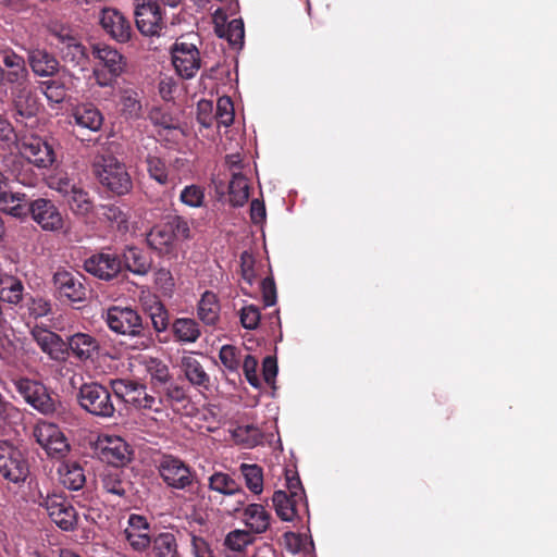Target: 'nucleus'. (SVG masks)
<instances>
[{
	"mask_svg": "<svg viewBox=\"0 0 557 557\" xmlns=\"http://www.w3.org/2000/svg\"><path fill=\"white\" fill-rule=\"evenodd\" d=\"M146 163L147 171L152 180H154L160 185H165L169 183V172L165 162L161 158L149 154L146 159Z\"/></svg>",
	"mask_w": 557,
	"mask_h": 557,
	"instance_id": "3c124183",
	"label": "nucleus"
},
{
	"mask_svg": "<svg viewBox=\"0 0 557 557\" xmlns=\"http://www.w3.org/2000/svg\"><path fill=\"white\" fill-rule=\"evenodd\" d=\"M28 62L33 72L38 76H51L58 70V61L54 57L41 49H33L28 52Z\"/></svg>",
	"mask_w": 557,
	"mask_h": 557,
	"instance_id": "c756f323",
	"label": "nucleus"
},
{
	"mask_svg": "<svg viewBox=\"0 0 557 557\" xmlns=\"http://www.w3.org/2000/svg\"><path fill=\"white\" fill-rule=\"evenodd\" d=\"M36 442L52 458H62L70 450V444L60 428L53 423L39 422L34 428Z\"/></svg>",
	"mask_w": 557,
	"mask_h": 557,
	"instance_id": "9d476101",
	"label": "nucleus"
},
{
	"mask_svg": "<svg viewBox=\"0 0 557 557\" xmlns=\"http://www.w3.org/2000/svg\"><path fill=\"white\" fill-rule=\"evenodd\" d=\"M135 21L145 36H159L164 28V18L158 0H135Z\"/></svg>",
	"mask_w": 557,
	"mask_h": 557,
	"instance_id": "6e6552de",
	"label": "nucleus"
},
{
	"mask_svg": "<svg viewBox=\"0 0 557 557\" xmlns=\"http://www.w3.org/2000/svg\"><path fill=\"white\" fill-rule=\"evenodd\" d=\"M251 543L252 536L248 530H233L224 539V546L233 552H243Z\"/></svg>",
	"mask_w": 557,
	"mask_h": 557,
	"instance_id": "8fccbe9b",
	"label": "nucleus"
},
{
	"mask_svg": "<svg viewBox=\"0 0 557 557\" xmlns=\"http://www.w3.org/2000/svg\"><path fill=\"white\" fill-rule=\"evenodd\" d=\"M172 235L175 240H187L191 238V230L188 221L181 216L175 215L168 221Z\"/></svg>",
	"mask_w": 557,
	"mask_h": 557,
	"instance_id": "bf43d9fd",
	"label": "nucleus"
},
{
	"mask_svg": "<svg viewBox=\"0 0 557 557\" xmlns=\"http://www.w3.org/2000/svg\"><path fill=\"white\" fill-rule=\"evenodd\" d=\"M13 385L25 403L41 414L49 416L57 410V400L41 382L18 377L13 381Z\"/></svg>",
	"mask_w": 557,
	"mask_h": 557,
	"instance_id": "39448f33",
	"label": "nucleus"
},
{
	"mask_svg": "<svg viewBox=\"0 0 557 557\" xmlns=\"http://www.w3.org/2000/svg\"><path fill=\"white\" fill-rule=\"evenodd\" d=\"M154 283L163 295L172 296L175 282L170 270L164 268L157 270L154 272Z\"/></svg>",
	"mask_w": 557,
	"mask_h": 557,
	"instance_id": "680f3d73",
	"label": "nucleus"
},
{
	"mask_svg": "<svg viewBox=\"0 0 557 557\" xmlns=\"http://www.w3.org/2000/svg\"><path fill=\"white\" fill-rule=\"evenodd\" d=\"M273 507L277 517L283 521L299 519L301 512L308 513V503L305 493L288 495L287 492L278 490L272 496Z\"/></svg>",
	"mask_w": 557,
	"mask_h": 557,
	"instance_id": "f8f14e48",
	"label": "nucleus"
},
{
	"mask_svg": "<svg viewBox=\"0 0 557 557\" xmlns=\"http://www.w3.org/2000/svg\"><path fill=\"white\" fill-rule=\"evenodd\" d=\"M128 404L137 409H145L156 413H162L163 400L148 394L145 385L136 383Z\"/></svg>",
	"mask_w": 557,
	"mask_h": 557,
	"instance_id": "2f4dec72",
	"label": "nucleus"
},
{
	"mask_svg": "<svg viewBox=\"0 0 557 557\" xmlns=\"http://www.w3.org/2000/svg\"><path fill=\"white\" fill-rule=\"evenodd\" d=\"M284 540L286 548L294 555L306 550L308 545L311 547L313 546L312 540H308L307 537L294 532H286L284 534Z\"/></svg>",
	"mask_w": 557,
	"mask_h": 557,
	"instance_id": "052dcab7",
	"label": "nucleus"
},
{
	"mask_svg": "<svg viewBox=\"0 0 557 557\" xmlns=\"http://www.w3.org/2000/svg\"><path fill=\"white\" fill-rule=\"evenodd\" d=\"M108 327L123 336L135 338L136 348H148L152 345V337L143 325L138 312L129 307H110L104 314Z\"/></svg>",
	"mask_w": 557,
	"mask_h": 557,
	"instance_id": "f257e3e1",
	"label": "nucleus"
},
{
	"mask_svg": "<svg viewBox=\"0 0 557 557\" xmlns=\"http://www.w3.org/2000/svg\"><path fill=\"white\" fill-rule=\"evenodd\" d=\"M214 119L218 125L228 127L234 121V106L230 97H221L216 102Z\"/></svg>",
	"mask_w": 557,
	"mask_h": 557,
	"instance_id": "5fc2aeb1",
	"label": "nucleus"
},
{
	"mask_svg": "<svg viewBox=\"0 0 557 557\" xmlns=\"http://www.w3.org/2000/svg\"><path fill=\"white\" fill-rule=\"evenodd\" d=\"M60 482L64 487L72 491L81 490L85 482L86 476L83 468L76 462H63L58 469Z\"/></svg>",
	"mask_w": 557,
	"mask_h": 557,
	"instance_id": "7c9ffc66",
	"label": "nucleus"
},
{
	"mask_svg": "<svg viewBox=\"0 0 557 557\" xmlns=\"http://www.w3.org/2000/svg\"><path fill=\"white\" fill-rule=\"evenodd\" d=\"M150 525L147 519L140 515L132 513L128 518V525L124 531L129 546L136 552L146 550L150 544Z\"/></svg>",
	"mask_w": 557,
	"mask_h": 557,
	"instance_id": "412c9836",
	"label": "nucleus"
},
{
	"mask_svg": "<svg viewBox=\"0 0 557 557\" xmlns=\"http://www.w3.org/2000/svg\"><path fill=\"white\" fill-rule=\"evenodd\" d=\"M190 549L194 557H215L209 542L195 533H190Z\"/></svg>",
	"mask_w": 557,
	"mask_h": 557,
	"instance_id": "0e129e2a",
	"label": "nucleus"
},
{
	"mask_svg": "<svg viewBox=\"0 0 557 557\" xmlns=\"http://www.w3.org/2000/svg\"><path fill=\"white\" fill-rule=\"evenodd\" d=\"M32 220L45 232L59 233L64 228V218L54 202L47 198H37L29 202Z\"/></svg>",
	"mask_w": 557,
	"mask_h": 557,
	"instance_id": "1a4fd4ad",
	"label": "nucleus"
},
{
	"mask_svg": "<svg viewBox=\"0 0 557 557\" xmlns=\"http://www.w3.org/2000/svg\"><path fill=\"white\" fill-rule=\"evenodd\" d=\"M233 437L239 443L253 447L262 441V433L253 424L238 425L233 430Z\"/></svg>",
	"mask_w": 557,
	"mask_h": 557,
	"instance_id": "de8ad7c7",
	"label": "nucleus"
},
{
	"mask_svg": "<svg viewBox=\"0 0 557 557\" xmlns=\"http://www.w3.org/2000/svg\"><path fill=\"white\" fill-rule=\"evenodd\" d=\"M12 97L16 122L22 123L24 120H33L36 117L40 106L36 95L29 88V85L18 89H12Z\"/></svg>",
	"mask_w": 557,
	"mask_h": 557,
	"instance_id": "4be33fe9",
	"label": "nucleus"
},
{
	"mask_svg": "<svg viewBox=\"0 0 557 557\" xmlns=\"http://www.w3.org/2000/svg\"><path fill=\"white\" fill-rule=\"evenodd\" d=\"M230 12L224 8H218L213 12V22L215 32L221 38H225L232 46L242 47L244 42L245 29L242 18H233L226 23Z\"/></svg>",
	"mask_w": 557,
	"mask_h": 557,
	"instance_id": "aec40b11",
	"label": "nucleus"
},
{
	"mask_svg": "<svg viewBox=\"0 0 557 557\" xmlns=\"http://www.w3.org/2000/svg\"><path fill=\"white\" fill-rule=\"evenodd\" d=\"M53 285L60 298L79 302L86 298V288L78 274L58 270L53 274Z\"/></svg>",
	"mask_w": 557,
	"mask_h": 557,
	"instance_id": "a211bd4d",
	"label": "nucleus"
},
{
	"mask_svg": "<svg viewBox=\"0 0 557 557\" xmlns=\"http://www.w3.org/2000/svg\"><path fill=\"white\" fill-rule=\"evenodd\" d=\"M146 239L152 249L161 253L170 252L174 244L172 231L168 222L151 228Z\"/></svg>",
	"mask_w": 557,
	"mask_h": 557,
	"instance_id": "72a5a7b5",
	"label": "nucleus"
},
{
	"mask_svg": "<svg viewBox=\"0 0 557 557\" xmlns=\"http://www.w3.org/2000/svg\"><path fill=\"white\" fill-rule=\"evenodd\" d=\"M29 466L23 453L5 443L0 444V476L14 485L23 484Z\"/></svg>",
	"mask_w": 557,
	"mask_h": 557,
	"instance_id": "0eeeda50",
	"label": "nucleus"
},
{
	"mask_svg": "<svg viewBox=\"0 0 557 557\" xmlns=\"http://www.w3.org/2000/svg\"><path fill=\"white\" fill-rule=\"evenodd\" d=\"M99 215L114 224L120 231L128 230L126 213L115 205L100 206Z\"/></svg>",
	"mask_w": 557,
	"mask_h": 557,
	"instance_id": "09e8293b",
	"label": "nucleus"
},
{
	"mask_svg": "<svg viewBox=\"0 0 557 557\" xmlns=\"http://www.w3.org/2000/svg\"><path fill=\"white\" fill-rule=\"evenodd\" d=\"M84 268L91 275L110 281L121 271L122 262L115 253L102 251L86 259Z\"/></svg>",
	"mask_w": 557,
	"mask_h": 557,
	"instance_id": "f3484780",
	"label": "nucleus"
},
{
	"mask_svg": "<svg viewBox=\"0 0 557 557\" xmlns=\"http://www.w3.org/2000/svg\"><path fill=\"white\" fill-rule=\"evenodd\" d=\"M39 505L42 506L51 520L63 531L74 530L77 523V512L72 504L61 494H48L41 497Z\"/></svg>",
	"mask_w": 557,
	"mask_h": 557,
	"instance_id": "9b49d317",
	"label": "nucleus"
},
{
	"mask_svg": "<svg viewBox=\"0 0 557 557\" xmlns=\"http://www.w3.org/2000/svg\"><path fill=\"white\" fill-rule=\"evenodd\" d=\"M98 21L103 30L117 42H127L131 39V23L117 9L108 7L100 9Z\"/></svg>",
	"mask_w": 557,
	"mask_h": 557,
	"instance_id": "ddd939ff",
	"label": "nucleus"
},
{
	"mask_svg": "<svg viewBox=\"0 0 557 557\" xmlns=\"http://www.w3.org/2000/svg\"><path fill=\"white\" fill-rule=\"evenodd\" d=\"M28 314L35 319L48 315L51 312V302L44 297H29L26 299Z\"/></svg>",
	"mask_w": 557,
	"mask_h": 557,
	"instance_id": "13d9d810",
	"label": "nucleus"
},
{
	"mask_svg": "<svg viewBox=\"0 0 557 557\" xmlns=\"http://www.w3.org/2000/svg\"><path fill=\"white\" fill-rule=\"evenodd\" d=\"M196 36H183L171 48L172 64L176 73L184 79L196 76L201 67L200 52L196 45Z\"/></svg>",
	"mask_w": 557,
	"mask_h": 557,
	"instance_id": "7ed1b4c3",
	"label": "nucleus"
},
{
	"mask_svg": "<svg viewBox=\"0 0 557 557\" xmlns=\"http://www.w3.org/2000/svg\"><path fill=\"white\" fill-rule=\"evenodd\" d=\"M97 449L101 460L119 468L131 461L132 450L120 436H103L98 440Z\"/></svg>",
	"mask_w": 557,
	"mask_h": 557,
	"instance_id": "4468645a",
	"label": "nucleus"
},
{
	"mask_svg": "<svg viewBox=\"0 0 557 557\" xmlns=\"http://www.w3.org/2000/svg\"><path fill=\"white\" fill-rule=\"evenodd\" d=\"M94 172L100 184L117 196L126 195L133 188L125 164L112 154L98 157L94 163Z\"/></svg>",
	"mask_w": 557,
	"mask_h": 557,
	"instance_id": "f03ea898",
	"label": "nucleus"
},
{
	"mask_svg": "<svg viewBox=\"0 0 557 557\" xmlns=\"http://www.w3.org/2000/svg\"><path fill=\"white\" fill-rule=\"evenodd\" d=\"M205 199V188L196 184L185 186L180 194V201L189 208L197 209L203 207Z\"/></svg>",
	"mask_w": 557,
	"mask_h": 557,
	"instance_id": "a18cd8bd",
	"label": "nucleus"
},
{
	"mask_svg": "<svg viewBox=\"0 0 557 557\" xmlns=\"http://www.w3.org/2000/svg\"><path fill=\"white\" fill-rule=\"evenodd\" d=\"M137 382L126 379H115L110 381L111 388L117 398L128 403L133 389Z\"/></svg>",
	"mask_w": 557,
	"mask_h": 557,
	"instance_id": "e2e57ef3",
	"label": "nucleus"
},
{
	"mask_svg": "<svg viewBox=\"0 0 557 557\" xmlns=\"http://www.w3.org/2000/svg\"><path fill=\"white\" fill-rule=\"evenodd\" d=\"M255 260L251 253L244 251L240 256V268L243 278L249 284L252 285L256 278V272L253 269Z\"/></svg>",
	"mask_w": 557,
	"mask_h": 557,
	"instance_id": "774afa93",
	"label": "nucleus"
},
{
	"mask_svg": "<svg viewBox=\"0 0 557 557\" xmlns=\"http://www.w3.org/2000/svg\"><path fill=\"white\" fill-rule=\"evenodd\" d=\"M145 309L151 320V324L157 333L164 332L169 326V313L165 307L157 297H150L145 302Z\"/></svg>",
	"mask_w": 557,
	"mask_h": 557,
	"instance_id": "ea45409f",
	"label": "nucleus"
},
{
	"mask_svg": "<svg viewBox=\"0 0 557 557\" xmlns=\"http://www.w3.org/2000/svg\"><path fill=\"white\" fill-rule=\"evenodd\" d=\"M77 401L83 410L96 417L111 418L115 412L110 391L96 382L81 385Z\"/></svg>",
	"mask_w": 557,
	"mask_h": 557,
	"instance_id": "20e7f679",
	"label": "nucleus"
},
{
	"mask_svg": "<svg viewBox=\"0 0 557 557\" xmlns=\"http://www.w3.org/2000/svg\"><path fill=\"white\" fill-rule=\"evenodd\" d=\"M78 184L66 173H57L48 180V186L66 198Z\"/></svg>",
	"mask_w": 557,
	"mask_h": 557,
	"instance_id": "864d4df0",
	"label": "nucleus"
},
{
	"mask_svg": "<svg viewBox=\"0 0 557 557\" xmlns=\"http://www.w3.org/2000/svg\"><path fill=\"white\" fill-rule=\"evenodd\" d=\"M100 479L103 490L112 495L124 497L129 488V482L123 479L119 468L106 469Z\"/></svg>",
	"mask_w": 557,
	"mask_h": 557,
	"instance_id": "f704fd0d",
	"label": "nucleus"
},
{
	"mask_svg": "<svg viewBox=\"0 0 557 557\" xmlns=\"http://www.w3.org/2000/svg\"><path fill=\"white\" fill-rule=\"evenodd\" d=\"M30 336L41 351L51 360L61 361L65 359L66 344L59 334L46 327L35 325L30 330Z\"/></svg>",
	"mask_w": 557,
	"mask_h": 557,
	"instance_id": "dca6fc26",
	"label": "nucleus"
},
{
	"mask_svg": "<svg viewBox=\"0 0 557 557\" xmlns=\"http://www.w3.org/2000/svg\"><path fill=\"white\" fill-rule=\"evenodd\" d=\"M260 311L253 305L245 306L240 311V322L247 330H255L260 321Z\"/></svg>",
	"mask_w": 557,
	"mask_h": 557,
	"instance_id": "69168bd1",
	"label": "nucleus"
},
{
	"mask_svg": "<svg viewBox=\"0 0 557 557\" xmlns=\"http://www.w3.org/2000/svg\"><path fill=\"white\" fill-rule=\"evenodd\" d=\"M92 55L112 75H121L125 70L126 62L124 57L109 45H92Z\"/></svg>",
	"mask_w": 557,
	"mask_h": 557,
	"instance_id": "393cba45",
	"label": "nucleus"
},
{
	"mask_svg": "<svg viewBox=\"0 0 557 557\" xmlns=\"http://www.w3.org/2000/svg\"><path fill=\"white\" fill-rule=\"evenodd\" d=\"M239 470L248 490L253 494H261L263 491V472L261 467L255 463H242Z\"/></svg>",
	"mask_w": 557,
	"mask_h": 557,
	"instance_id": "c03bdc74",
	"label": "nucleus"
},
{
	"mask_svg": "<svg viewBox=\"0 0 557 557\" xmlns=\"http://www.w3.org/2000/svg\"><path fill=\"white\" fill-rule=\"evenodd\" d=\"M127 270L137 275H146L151 269V258L136 247H127L123 253Z\"/></svg>",
	"mask_w": 557,
	"mask_h": 557,
	"instance_id": "473e14b6",
	"label": "nucleus"
},
{
	"mask_svg": "<svg viewBox=\"0 0 557 557\" xmlns=\"http://www.w3.org/2000/svg\"><path fill=\"white\" fill-rule=\"evenodd\" d=\"M208 487L210 491L219 493L224 496H237L236 505L232 513H237L246 504L247 494L242 488L240 484L228 473L216 471L208 479Z\"/></svg>",
	"mask_w": 557,
	"mask_h": 557,
	"instance_id": "2eb2a0df",
	"label": "nucleus"
},
{
	"mask_svg": "<svg viewBox=\"0 0 557 557\" xmlns=\"http://www.w3.org/2000/svg\"><path fill=\"white\" fill-rule=\"evenodd\" d=\"M230 202L234 207H243L249 198V185L247 178L234 172L228 184Z\"/></svg>",
	"mask_w": 557,
	"mask_h": 557,
	"instance_id": "a19ab883",
	"label": "nucleus"
},
{
	"mask_svg": "<svg viewBox=\"0 0 557 557\" xmlns=\"http://www.w3.org/2000/svg\"><path fill=\"white\" fill-rule=\"evenodd\" d=\"M54 38L58 40L62 47H59L60 50L67 49L69 51L64 53L66 58L70 53L73 55V59H82L84 58V48L79 44L78 39L72 33L71 29L66 27H60L53 32Z\"/></svg>",
	"mask_w": 557,
	"mask_h": 557,
	"instance_id": "79ce46f5",
	"label": "nucleus"
},
{
	"mask_svg": "<svg viewBox=\"0 0 557 557\" xmlns=\"http://www.w3.org/2000/svg\"><path fill=\"white\" fill-rule=\"evenodd\" d=\"M242 521L253 534H262L268 531L271 525V513L261 504H249L242 507Z\"/></svg>",
	"mask_w": 557,
	"mask_h": 557,
	"instance_id": "b1692460",
	"label": "nucleus"
},
{
	"mask_svg": "<svg viewBox=\"0 0 557 557\" xmlns=\"http://www.w3.org/2000/svg\"><path fill=\"white\" fill-rule=\"evenodd\" d=\"M257 367L258 361L255 357L251 355H247L243 361V371L244 374L249 382V384L253 387L260 386V380L257 375Z\"/></svg>",
	"mask_w": 557,
	"mask_h": 557,
	"instance_id": "338daca9",
	"label": "nucleus"
},
{
	"mask_svg": "<svg viewBox=\"0 0 557 557\" xmlns=\"http://www.w3.org/2000/svg\"><path fill=\"white\" fill-rule=\"evenodd\" d=\"M42 94L51 103H61L66 97V89L61 79H50L40 85Z\"/></svg>",
	"mask_w": 557,
	"mask_h": 557,
	"instance_id": "603ef678",
	"label": "nucleus"
},
{
	"mask_svg": "<svg viewBox=\"0 0 557 557\" xmlns=\"http://www.w3.org/2000/svg\"><path fill=\"white\" fill-rule=\"evenodd\" d=\"M181 369L186 380L193 386L203 389L209 388L210 376L194 354H188L182 357Z\"/></svg>",
	"mask_w": 557,
	"mask_h": 557,
	"instance_id": "a878e982",
	"label": "nucleus"
},
{
	"mask_svg": "<svg viewBox=\"0 0 557 557\" xmlns=\"http://www.w3.org/2000/svg\"><path fill=\"white\" fill-rule=\"evenodd\" d=\"M24 299L22 281L12 275H3L0 281V301L18 305Z\"/></svg>",
	"mask_w": 557,
	"mask_h": 557,
	"instance_id": "c9c22d12",
	"label": "nucleus"
},
{
	"mask_svg": "<svg viewBox=\"0 0 557 557\" xmlns=\"http://www.w3.org/2000/svg\"><path fill=\"white\" fill-rule=\"evenodd\" d=\"M147 371L152 385L158 391L171 381V374L168 366L157 359H152L148 363Z\"/></svg>",
	"mask_w": 557,
	"mask_h": 557,
	"instance_id": "49530a36",
	"label": "nucleus"
},
{
	"mask_svg": "<svg viewBox=\"0 0 557 557\" xmlns=\"http://www.w3.org/2000/svg\"><path fill=\"white\" fill-rule=\"evenodd\" d=\"M141 91L135 87L126 86L119 89V106L122 114L127 119H138L143 112Z\"/></svg>",
	"mask_w": 557,
	"mask_h": 557,
	"instance_id": "cd10ccee",
	"label": "nucleus"
},
{
	"mask_svg": "<svg viewBox=\"0 0 557 557\" xmlns=\"http://www.w3.org/2000/svg\"><path fill=\"white\" fill-rule=\"evenodd\" d=\"M29 202L25 194L5 189L0 196V210L13 218L24 219L28 215Z\"/></svg>",
	"mask_w": 557,
	"mask_h": 557,
	"instance_id": "bb28decb",
	"label": "nucleus"
},
{
	"mask_svg": "<svg viewBox=\"0 0 557 557\" xmlns=\"http://www.w3.org/2000/svg\"><path fill=\"white\" fill-rule=\"evenodd\" d=\"M66 351L79 361H92L99 354L100 345L98 341L87 333H75L67 338Z\"/></svg>",
	"mask_w": 557,
	"mask_h": 557,
	"instance_id": "5701e85b",
	"label": "nucleus"
},
{
	"mask_svg": "<svg viewBox=\"0 0 557 557\" xmlns=\"http://www.w3.org/2000/svg\"><path fill=\"white\" fill-rule=\"evenodd\" d=\"M21 154L37 168L46 169L55 159L52 147L42 138L32 136L22 143Z\"/></svg>",
	"mask_w": 557,
	"mask_h": 557,
	"instance_id": "6ab92c4d",
	"label": "nucleus"
},
{
	"mask_svg": "<svg viewBox=\"0 0 557 557\" xmlns=\"http://www.w3.org/2000/svg\"><path fill=\"white\" fill-rule=\"evenodd\" d=\"M151 543L153 557H181L176 536L171 532L159 533Z\"/></svg>",
	"mask_w": 557,
	"mask_h": 557,
	"instance_id": "58836bf2",
	"label": "nucleus"
},
{
	"mask_svg": "<svg viewBox=\"0 0 557 557\" xmlns=\"http://www.w3.org/2000/svg\"><path fill=\"white\" fill-rule=\"evenodd\" d=\"M158 472L166 486L174 490H188L196 482V472L191 467L172 455H164L158 463Z\"/></svg>",
	"mask_w": 557,
	"mask_h": 557,
	"instance_id": "423d86ee",
	"label": "nucleus"
},
{
	"mask_svg": "<svg viewBox=\"0 0 557 557\" xmlns=\"http://www.w3.org/2000/svg\"><path fill=\"white\" fill-rule=\"evenodd\" d=\"M75 124L82 128L97 132L103 123L102 113L92 104H81L73 112Z\"/></svg>",
	"mask_w": 557,
	"mask_h": 557,
	"instance_id": "c85d7f7f",
	"label": "nucleus"
},
{
	"mask_svg": "<svg viewBox=\"0 0 557 557\" xmlns=\"http://www.w3.org/2000/svg\"><path fill=\"white\" fill-rule=\"evenodd\" d=\"M1 78L11 84L12 89H18L29 85L28 71L25 64H22L18 67H12L10 70H3Z\"/></svg>",
	"mask_w": 557,
	"mask_h": 557,
	"instance_id": "6e6d98bb",
	"label": "nucleus"
},
{
	"mask_svg": "<svg viewBox=\"0 0 557 557\" xmlns=\"http://www.w3.org/2000/svg\"><path fill=\"white\" fill-rule=\"evenodd\" d=\"M64 200L72 212L76 215H86L92 209V201L89 194L79 185H77L76 188H74V190L64 198Z\"/></svg>",
	"mask_w": 557,
	"mask_h": 557,
	"instance_id": "37998d69",
	"label": "nucleus"
},
{
	"mask_svg": "<svg viewBox=\"0 0 557 557\" xmlns=\"http://www.w3.org/2000/svg\"><path fill=\"white\" fill-rule=\"evenodd\" d=\"M175 338L184 344L195 343L200 337V329L194 319L178 318L172 324Z\"/></svg>",
	"mask_w": 557,
	"mask_h": 557,
	"instance_id": "e433bc0d",
	"label": "nucleus"
},
{
	"mask_svg": "<svg viewBox=\"0 0 557 557\" xmlns=\"http://www.w3.org/2000/svg\"><path fill=\"white\" fill-rule=\"evenodd\" d=\"M219 358L223 367L230 372H236L240 366V356L232 345H224L220 349Z\"/></svg>",
	"mask_w": 557,
	"mask_h": 557,
	"instance_id": "4d7b16f0",
	"label": "nucleus"
},
{
	"mask_svg": "<svg viewBox=\"0 0 557 557\" xmlns=\"http://www.w3.org/2000/svg\"><path fill=\"white\" fill-rule=\"evenodd\" d=\"M220 305L218 298L212 292H205L198 304V317L199 319L208 324L213 325L219 319Z\"/></svg>",
	"mask_w": 557,
	"mask_h": 557,
	"instance_id": "4c0bfd02",
	"label": "nucleus"
}]
</instances>
